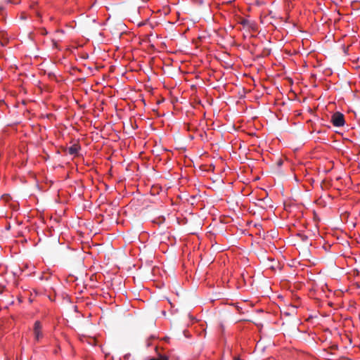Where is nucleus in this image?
I'll use <instances>...</instances> for the list:
<instances>
[{
  "mask_svg": "<svg viewBox=\"0 0 360 360\" xmlns=\"http://www.w3.org/2000/svg\"><path fill=\"white\" fill-rule=\"evenodd\" d=\"M331 122L333 126L340 127L345 124V117L344 115L340 112H335L331 116Z\"/></svg>",
  "mask_w": 360,
  "mask_h": 360,
  "instance_id": "nucleus-1",
  "label": "nucleus"
},
{
  "mask_svg": "<svg viewBox=\"0 0 360 360\" xmlns=\"http://www.w3.org/2000/svg\"><path fill=\"white\" fill-rule=\"evenodd\" d=\"M33 333L36 341L39 342L43 338L42 326L39 321L34 322Z\"/></svg>",
  "mask_w": 360,
  "mask_h": 360,
  "instance_id": "nucleus-2",
  "label": "nucleus"
},
{
  "mask_svg": "<svg viewBox=\"0 0 360 360\" xmlns=\"http://www.w3.org/2000/svg\"><path fill=\"white\" fill-rule=\"evenodd\" d=\"M80 148H80L79 145L74 144L72 146H70V148H68V153L70 155H78V153H79Z\"/></svg>",
  "mask_w": 360,
  "mask_h": 360,
  "instance_id": "nucleus-3",
  "label": "nucleus"
},
{
  "mask_svg": "<svg viewBox=\"0 0 360 360\" xmlns=\"http://www.w3.org/2000/svg\"><path fill=\"white\" fill-rule=\"evenodd\" d=\"M155 349H156L158 356L156 358H150L148 360H169L168 356L158 353L157 347Z\"/></svg>",
  "mask_w": 360,
  "mask_h": 360,
  "instance_id": "nucleus-4",
  "label": "nucleus"
},
{
  "mask_svg": "<svg viewBox=\"0 0 360 360\" xmlns=\"http://www.w3.org/2000/svg\"><path fill=\"white\" fill-rule=\"evenodd\" d=\"M1 200L8 204L11 200V197L8 194H4L1 196Z\"/></svg>",
  "mask_w": 360,
  "mask_h": 360,
  "instance_id": "nucleus-5",
  "label": "nucleus"
},
{
  "mask_svg": "<svg viewBox=\"0 0 360 360\" xmlns=\"http://www.w3.org/2000/svg\"><path fill=\"white\" fill-rule=\"evenodd\" d=\"M249 20L248 19H245V18H243L240 23L244 26H246V25H249Z\"/></svg>",
  "mask_w": 360,
  "mask_h": 360,
  "instance_id": "nucleus-6",
  "label": "nucleus"
}]
</instances>
